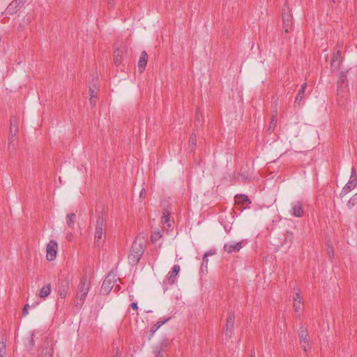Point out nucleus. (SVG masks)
Segmentation results:
<instances>
[{
    "instance_id": "f257e3e1",
    "label": "nucleus",
    "mask_w": 357,
    "mask_h": 357,
    "mask_svg": "<svg viewBox=\"0 0 357 357\" xmlns=\"http://www.w3.org/2000/svg\"><path fill=\"white\" fill-rule=\"evenodd\" d=\"M107 228L106 213L102 210L98 216L95 227L94 243L96 247L101 248L104 245Z\"/></svg>"
},
{
    "instance_id": "f03ea898",
    "label": "nucleus",
    "mask_w": 357,
    "mask_h": 357,
    "mask_svg": "<svg viewBox=\"0 0 357 357\" xmlns=\"http://www.w3.org/2000/svg\"><path fill=\"white\" fill-rule=\"evenodd\" d=\"M145 250V243L143 239L136 238L132 243L128 256L129 263L136 265L139 263Z\"/></svg>"
},
{
    "instance_id": "7ed1b4c3",
    "label": "nucleus",
    "mask_w": 357,
    "mask_h": 357,
    "mask_svg": "<svg viewBox=\"0 0 357 357\" xmlns=\"http://www.w3.org/2000/svg\"><path fill=\"white\" fill-rule=\"evenodd\" d=\"M89 290V283L87 281L86 278H82L78 285V290L76 295L77 302L75 307L77 309H80L84 304L86 297Z\"/></svg>"
},
{
    "instance_id": "20e7f679",
    "label": "nucleus",
    "mask_w": 357,
    "mask_h": 357,
    "mask_svg": "<svg viewBox=\"0 0 357 357\" xmlns=\"http://www.w3.org/2000/svg\"><path fill=\"white\" fill-rule=\"evenodd\" d=\"M116 282V275L113 271H110L102 284L100 293L103 295L108 294L112 289L114 283Z\"/></svg>"
},
{
    "instance_id": "39448f33",
    "label": "nucleus",
    "mask_w": 357,
    "mask_h": 357,
    "mask_svg": "<svg viewBox=\"0 0 357 357\" xmlns=\"http://www.w3.org/2000/svg\"><path fill=\"white\" fill-rule=\"evenodd\" d=\"M282 18L283 21V29L286 33H288L291 29L293 17L287 4H285L284 6L282 14Z\"/></svg>"
},
{
    "instance_id": "423d86ee",
    "label": "nucleus",
    "mask_w": 357,
    "mask_h": 357,
    "mask_svg": "<svg viewBox=\"0 0 357 357\" xmlns=\"http://www.w3.org/2000/svg\"><path fill=\"white\" fill-rule=\"evenodd\" d=\"M53 342L51 338L46 337L41 346L39 357H53Z\"/></svg>"
},
{
    "instance_id": "0eeeda50",
    "label": "nucleus",
    "mask_w": 357,
    "mask_h": 357,
    "mask_svg": "<svg viewBox=\"0 0 357 357\" xmlns=\"http://www.w3.org/2000/svg\"><path fill=\"white\" fill-rule=\"evenodd\" d=\"M357 177L354 167L351 169V174L350 176V180L346 184V185L342 190L340 195V197H343L347 193H349L351 190H353L356 186Z\"/></svg>"
},
{
    "instance_id": "6e6552de",
    "label": "nucleus",
    "mask_w": 357,
    "mask_h": 357,
    "mask_svg": "<svg viewBox=\"0 0 357 357\" xmlns=\"http://www.w3.org/2000/svg\"><path fill=\"white\" fill-rule=\"evenodd\" d=\"M347 93V75L344 73L340 75L337 82V96L343 98Z\"/></svg>"
},
{
    "instance_id": "1a4fd4ad",
    "label": "nucleus",
    "mask_w": 357,
    "mask_h": 357,
    "mask_svg": "<svg viewBox=\"0 0 357 357\" xmlns=\"http://www.w3.org/2000/svg\"><path fill=\"white\" fill-rule=\"evenodd\" d=\"M58 244L56 241L51 240L47 245V259L52 261L55 259L57 253Z\"/></svg>"
},
{
    "instance_id": "9d476101",
    "label": "nucleus",
    "mask_w": 357,
    "mask_h": 357,
    "mask_svg": "<svg viewBox=\"0 0 357 357\" xmlns=\"http://www.w3.org/2000/svg\"><path fill=\"white\" fill-rule=\"evenodd\" d=\"M235 315L233 312H230L227 319V323L225 326V335L231 337L233 333L234 325Z\"/></svg>"
},
{
    "instance_id": "9b49d317",
    "label": "nucleus",
    "mask_w": 357,
    "mask_h": 357,
    "mask_svg": "<svg viewBox=\"0 0 357 357\" xmlns=\"http://www.w3.org/2000/svg\"><path fill=\"white\" fill-rule=\"evenodd\" d=\"M69 289V282L67 279L59 280L58 283V294L61 298H64Z\"/></svg>"
},
{
    "instance_id": "f8f14e48",
    "label": "nucleus",
    "mask_w": 357,
    "mask_h": 357,
    "mask_svg": "<svg viewBox=\"0 0 357 357\" xmlns=\"http://www.w3.org/2000/svg\"><path fill=\"white\" fill-rule=\"evenodd\" d=\"M25 0H13L6 8V13L9 15L15 14L19 8L23 6Z\"/></svg>"
},
{
    "instance_id": "ddd939ff",
    "label": "nucleus",
    "mask_w": 357,
    "mask_h": 357,
    "mask_svg": "<svg viewBox=\"0 0 357 357\" xmlns=\"http://www.w3.org/2000/svg\"><path fill=\"white\" fill-rule=\"evenodd\" d=\"M291 209V215L295 217L301 218L304 214V210L302 204L300 202H296L292 203Z\"/></svg>"
},
{
    "instance_id": "4468645a",
    "label": "nucleus",
    "mask_w": 357,
    "mask_h": 357,
    "mask_svg": "<svg viewBox=\"0 0 357 357\" xmlns=\"http://www.w3.org/2000/svg\"><path fill=\"white\" fill-rule=\"evenodd\" d=\"M179 271L180 266L178 264H175L173 266L172 271H170L167 275V280L169 284H172L175 282L176 276L178 274Z\"/></svg>"
},
{
    "instance_id": "2eb2a0df",
    "label": "nucleus",
    "mask_w": 357,
    "mask_h": 357,
    "mask_svg": "<svg viewBox=\"0 0 357 357\" xmlns=\"http://www.w3.org/2000/svg\"><path fill=\"white\" fill-rule=\"evenodd\" d=\"M242 248V243H228L224 245V250L228 253L237 252Z\"/></svg>"
},
{
    "instance_id": "dca6fc26",
    "label": "nucleus",
    "mask_w": 357,
    "mask_h": 357,
    "mask_svg": "<svg viewBox=\"0 0 357 357\" xmlns=\"http://www.w3.org/2000/svg\"><path fill=\"white\" fill-rule=\"evenodd\" d=\"M17 119L15 117H11L10 119V134L11 137L9 139V143L11 144L13 142V137H15L18 132V128L17 125Z\"/></svg>"
},
{
    "instance_id": "f3484780",
    "label": "nucleus",
    "mask_w": 357,
    "mask_h": 357,
    "mask_svg": "<svg viewBox=\"0 0 357 357\" xmlns=\"http://www.w3.org/2000/svg\"><path fill=\"white\" fill-rule=\"evenodd\" d=\"M306 87H307V83L305 82L304 84H302L301 89H299V91L297 93V96H296L295 101H294L295 106H298V107L301 106V102L304 98V93H305Z\"/></svg>"
},
{
    "instance_id": "a211bd4d",
    "label": "nucleus",
    "mask_w": 357,
    "mask_h": 357,
    "mask_svg": "<svg viewBox=\"0 0 357 357\" xmlns=\"http://www.w3.org/2000/svg\"><path fill=\"white\" fill-rule=\"evenodd\" d=\"M235 201L237 205L242 204V206L246 204L248 206L251 204V201L245 195H237L235 196Z\"/></svg>"
},
{
    "instance_id": "6ab92c4d",
    "label": "nucleus",
    "mask_w": 357,
    "mask_h": 357,
    "mask_svg": "<svg viewBox=\"0 0 357 357\" xmlns=\"http://www.w3.org/2000/svg\"><path fill=\"white\" fill-rule=\"evenodd\" d=\"M147 61H148V54L145 51H143L141 53V56H140V58H139V60L138 62V67L141 72H142L144 70V68L146 66V63H147Z\"/></svg>"
},
{
    "instance_id": "aec40b11",
    "label": "nucleus",
    "mask_w": 357,
    "mask_h": 357,
    "mask_svg": "<svg viewBox=\"0 0 357 357\" xmlns=\"http://www.w3.org/2000/svg\"><path fill=\"white\" fill-rule=\"evenodd\" d=\"M171 212L168 208H164L162 211V222L166 225L168 227H171L170 223Z\"/></svg>"
},
{
    "instance_id": "412c9836",
    "label": "nucleus",
    "mask_w": 357,
    "mask_h": 357,
    "mask_svg": "<svg viewBox=\"0 0 357 357\" xmlns=\"http://www.w3.org/2000/svg\"><path fill=\"white\" fill-rule=\"evenodd\" d=\"M169 320V319H165V321H158L155 324H154L152 327H151V329L150 331L151 332V334L149 335V339H150L153 335L154 333H155V331L162 326L165 323H166L167 321Z\"/></svg>"
},
{
    "instance_id": "4be33fe9",
    "label": "nucleus",
    "mask_w": 357,
    "mask_h": 357,
    "mask_svg": "<svg viewBox=\"0 0 357 357\" xmlns=\"http://www.w3.org/2000/svg\"><path fill=\"white\" fill-rule=\"evenodd\" d=\"M50 292H51V285L50 284H48L41 289L39 296L41 298H46L47 296L50 295Z\"/></svg>"
},
{
    "instance_id": "5701e85b",
    "label": "nucleus",
    "mask_w": 357,
    "mask_h": 357,
    "mask_svg": "<svg viewBox=\"0 0 357 357\" xmlns=\"http://www.w3.org/2000/svg\"><path fill=\"white\" fill-rule=\"evenodd\" d=\"M66 219H67L66 222H67L68 227H73L75 224V219H76L75 213H68L66 215Z\"/></svg>"
},
{
    "instance_id": "b1692460",
    "label": "nucleus",
    "mask_w": 357,
    "mask_h": 357,
    "mask_svg": "<svg viewBox=\"0 0 357 357\" xmlns=\"http://www.w3.org/2000/svg\"><path fill=\"white\" fill-rule=\"evenodd\" d=\"M122 52L121 50L116 49L114 51V61L115 64L119 65L121 63Z\"/></svg>"
},
{
    "instance_id": "393cba45",
    "label": "nucleus",
    "mask_w": 357,
    "mask_h": 357,
    "mask_svg": "<svg viewBox=\"0 0 357 357\" xmlns=\"http://www.w3.org/2000/svg\"><path fill=\"white\" fill-rule=\"evenodd\" d=\"M155 357H167L166 351L161 349V347H153Z\"/></svg>"
},
{
    "instance_id": "a878e982",
    "label": "nucleus",
    "mask_w": 357,
    "mask_h": 357,
    "mask_svg": "<svg viewBox=\"0 0 357 357\" xmlns=\"http://www.w3.org/2000/svg\"><path fill=\"white\" fill-rule=\"evenodd\" d=\"M357 204V193L354 194L347 202V206L349 208H351L353 206Z\"/></svg>"
},
{
    "instance_id": "bb28decb",
    "label": "nucleus",
    "mask_w": 357,
    "mask_h": 357,
    "mask_svg": "<svg viewBox=\"0 0 357 357\" xmlns=\"http://www.w3.org/2000/svg\"><path fill=\"white\" fill-rule=\"evenodd\" d=\"M170 344L169 341L167 339H164L159 344L155 345L154 347H161L162 350L166 351V349Z\"/></svg>"
},
{
    "instance_id": "cd10ccee",
    "label": "nucleus",
    "mask_w": 357,
    "mask_h": 357,
    "mask_svg": "<svg viewBox=\"0 0 357 357\" xmlns=\"http://www.w3.org/2000/svg\"><path fill=\"white\" fill-rule=\"evenodd\" d=\"M294 234L291 231H287L284 235V243L291 244L293 241Z\"/></svg>"
},
{
    "instance_id": "c85d7f7f",
    "label": "nucleus",
    "mask_w": 357,
    "mask_h": 357,
    "mask_svg": "<svg viewBox=\"0 0 357 357\" xmlns=\"http://www.w3.org/2000/svg\"><path fill=\"white\" fill-rule=\"evenodd\" d=\"M276 123H277V119L275 116H273L272 119H271V121L269 123V126H268V130L271 132L272 131H273L276 127Z\"/></svg>"
},
{
    "instance_id": "c756f323",
    "label": "nucleus",
    "mask_w": 357,
    "mask_h": 357,
    "mask_svg": "<svg viewBox=\"0 0 357 357\" xmlns=\"http://www.w3.org/2000/svg\"><path fill=\"white\" fill-rule=\"evenodd\" d=\"M162 237V235L159 231H155L151 234V241L152 243H155Z\"/></svg>"
},
{
    "instance_id": "7c9ffc66",
    "label": "nucleus",
    "mask_w": 357,
    "mask_h": 357,
    "mask_svg": "<svg viewBox=\"0 0 357 357\" xmlns=\"http://www.w3.org/2000/svg\"><path fill=\"white\" fill-rule=\"evenodd\" d=\"M35 346V340L33 338V334H32L31 337L29 340V342L26 344V348L29 351H31Z\"/></svg>"
},
{
    "instance_id": "2f4dec72",
    "label": "nucleus",
    "mask_w": 357,
    "mask_h": 357,
    "mask_svg": "<svg viewBox=\"0 0 357 357\" xmlns=\"http://www.w3.org/2000/svg\"><path fill=\"white\" fill-rule=\"evenodd\" d=\"M189 142H190V146H192L191 149H193L196 146V144H197V137L195 134L191 135L190 139H189Z\"/></svg>"
},
{
    "instance_id": "473e14b6",
    "label": "nucleus",
    "mask_w": 357,
    "mask_h": 357,
    "mask_svg": "<svg viewBox=\"0 0 357 357\" xmlns=\"http://www.w3.org/2000/svg\"><path fill=\"white\" fill-rule=\"evenodd\" d=\"M299 337L301 340H307V332L304 329L301 330Z\"/></svg>"
},
{
    "instance_id": "72a5a7b5",
    "label": "nucleus",
    "mask_w": 357,
    "mask_h": 357,
    "mask_svg": "<svg viewBox=\"0 0 357 357\" xmlns=\"http://www.w3.org/2000/svg\"><path fill=\"white\" fill-rule=\"evenodd\" d=\"M215 254V250H208V252H206L204 255V261L205 262H208V256H212L213 255Z\"/></svg>"
},
{
    "instance_id": "f704fd0d",
    "label": "nucleus",
    "mask_w": 357,
    "mask_h": 357,
    "mask_svg": "<svg viewBox=\"0 0 357 357\" xmlns=\"http://www.w3.org/2000/svg\"><path fill=\"white\" fill-rule=\"evenodd\" d=\"M293 306H294V308L295 309V311L298 312L301 307V301H298L296 302H294Z\"/></svg>"
},
{
    "instance_id": "c9c22d12",
    "label": "nucleus",
    "mask_w": 357,
    "mask_h": 357,
    "mask_svg": "<svg viewBox=\"0 0 357 357\" xmlns=\"http://www.w3.org/2000/svg\"><path fill=\"white\" fill-rule=\"evenodd\" d=\"M331 66L332 70H335L339 67V63H337V61L332 59Z\"/></svg>"
},
{
    "instance_id": "e433bc0d",
    "label": "nucleus",
    "mask_w": 357,
    "mask_h": 357,
    "mask_svg": "<svg viewBox=\"0 0 357 357\" xmlns=\"http://www.w3.org/2000/svg\"><path fill=\"white\" fill-rule=\"evenodd\" d=\"M0 354L1 355L6 354V344L3 342H0Z\"/></svg>"
},
{
    "instance_id": "4c0bfd02",
    "label": "nucleus",
    "mask_w": 357,
    "mask_h": 357,
    "mask_svg": "<svg viewBox=\"0 0 357 357\" xmlns=\"http://www.w3.org/2000/svg\"><path fill=\"white\" fill-rule=\"evenodd\" d=\"M208 263V262H205L204 261V257H203V261H202V264L201 265V271L202 272L207 271Z\"/></svg>"
},
{
    "instance_id": "58836bf2",
    "label": "nucleus",
    "mask_w": 357,
    "mask_h": 357,
    "mask_svg": "<svg viewBox=\"0 0 357 357\" xmlns=\"http://www.w3.org/2000/svg\"><path fill=\"white\" fill-rule=\"evenodd\" d=\"M301 345L305 351H307V346L308 345L307 340H301Z\"/></svg>"
},
{
    "instance_id": "ea45409f",
    "label": "nucleus",
    "mask_w": 357,
    "mask_h": 357,
    "mask_svg": "<svg viewBox=\"0 0 357 357\" xmlns=\"http://www.w3.org/2000/svg\"><path fill=\"white\" fill-rule=\"evenodd\" d=\"M340 56H341V51L337 50V52L335 54H334L332 59L337 61V60L340 58Z\"/></svg>"
},
{
    "instance_id": "a19ab883",
    "label": "nucleus",
    "mask_w": 357,
    "mask_h": 357,
    "mask_svg": "<svg viewBox=\"0 0 357 357\" xmlns=\"http://www.w3.org/2000/svg\"><path fill=\"white\" fill-rule=\"evenodd\" d=\"M29 307V304H26L24 305L23 310H22V316H26L28 314V308Z\"/></svg>"
},
{
    "instance_id": "79ce46f5",
    "label": "nucleus",
    "mask_w": 357,
    "mask_h": 357,
    "mask_svg": "<svg viewBox=\"0 0 357 357\" xmlns=\"http://www.w3.org/2000/svg\"><path fill=\"white\" fill-rule=\"evenodd\" d=\"M89 91H90V95H91V97H94L96 98V90L93 88H91V86L89 87Z\"/></svg>"
},
{
    "instance_id": "37998d69",
    "label": "nucleus",
    "mask_w": 357,
    "mask_h": 357,
    "mask_svg": "<svg viewBox=\"0 0 357 357\" xmlns=\"http://www.w3.org/2000/svg\"><path fill=\"white\" fill-rule=\"evenodd\" d=\"M294 302L301 301V296H300V294L298 293H296L295 294V296H294Z\"/></svg>"
},
{
    "instance_id": "c03bdc74",
    "label": "nucleus",
    "mask_w": 357,
    "mask_h": 357,
    "mask_svg": "<svg viewBox=\"0 0 357 357\" xmlns=\"http://www.w3.org/2000/svg\"><path fill=\"white\" fill-rule=\"evenodd\" d=\"M130 306L135 310H138L137 303H136V302L132 303Z\"/></svg>"
},
{
    "instance_id": "a18cd8bd",
    "label": "nucleus",
    "mask_w": 357,
    "mask_h": 357,
    "mask_svg": "<svg viewBox=\"0 0 357 357\" xmlns=\"http://www.w3.org/2000/svg\"><path fill=\"white\" fill-rule=\"evenodd\" d=\"M199 121H200V120H199V112L197 111V114H196L195 121L196 126L198 125Z\"/></svg>"
},
{
    "instance_id": "49530a36",
    "label": "nucleus",
    "mask_w": 357,
    "mask_h": 357,
    "mask_svg": "<svg viewBox=\"0 0 357 357\" xmlns=\"http://www.w3.org/2000/svg\"><path fill=\"white\" fill-rule=\"evenodd\" d=\"M94 97H91L90 99H89V102H90V104L92 105V106H94L95 104H96V100H94Z\"/></svg>"
},
{
    "instance_id": "de8ad7c7",
    "label": "nucleus",
    "mask_w": 357,
    "mask_h": 357,
    "mask_svg": "<svg viewBox=\"0 0 357 357\" xmlns=\"http://www.w3.org/2000/svg\"><path fill=\"white\" fill-rule=\"evenodd\" d=\"M114 5V0H109L108 1V6L110 7H112Z\"/></svg>"
},
{
    "instance_id": "09e8293b",
    "label": "nucleus",
    "mask_w": 357,
    "mask_h": 357,
    "mask_svg": "<svg viewBox=\"0 0 357 357\" xmlns=\"http://www.w3.org/2000/svg\"><path fill=\"white\" fill-rule=\"evenodd\" d=\"M72 238H73V234H72V233H70V234H67L66 238H67L68 241H71V240H72Z\"/></svg>"
},
{
    "instance_id": "8fccbe9b",
    "label": "nucleus",
    "mask_w": 357,
    "mask_h": 357,
    "mask_svg": "<svg viewBox=\"0 0 357 357\" xmlns=\"http://www.w3.org/2000/svg\"><path fill=\"white\" fill-rule=\"evenodd\" d=\"M146 191L144 189L142 190L141 192H140V195H139V197H144V194H145Z\"/></svg>"
},
{
    "instance_id": "3c124183",
    "label": "nucleus",
    "mask_w": 357,
    "mask_h": 357,
    "mask_svg": "<svg viewBox=\"0 0 357 357\" xmlns=\"http://www.w3.org/2000/svg\"><path fill=\"white\" fill-rule=\"evenodd\" d=\"M114 357H120V356L119 355V350L116 351V354Z\"/></svg>"
},
{
    "instance_id": "603ef678",
    "label": "nucleus",
    "mask_w": 357,
    "mask_h": 357,
    "mask_svg": "<svg viewBox=\"0 0 357 357\" xmlns=\"http://www.w3.org/2000/svg\"><path fill=\"white\" fill-rule=\"evenodd\" d=\"M333 3H335V0H331Z\"/></svg>"
},
{
    "instance_id": "864d4df0",
    "label": "nucleus",
    "mask_w": 357,
    "mask_h": 357,
    "mask_svg": "<svg viewBox=\"0 0 357 357\" xmlns=\"http://www.w3.org/2000/svg\"><path fill=\"white\" fill-rule=\"evenodd\" d=\"M0 357H4V355H1V354H0Z\"/></svg>"
},
{
    "instance_id": "5fc2aeb1",
    "label": "nucleus",
    "mask_w": 357,
    "mask_h": 357,
    "mask_svg": "<svg viewBox=\"0 0 357 357\" xmlns=\"http://www.w3.org/2000/svg\"><path fill=\"white\" fill-rule=\"evenodd\" d=\"M250 357H255V356L254 355H252H252L250 356Z\"/></svg>"
}]
</instances>
